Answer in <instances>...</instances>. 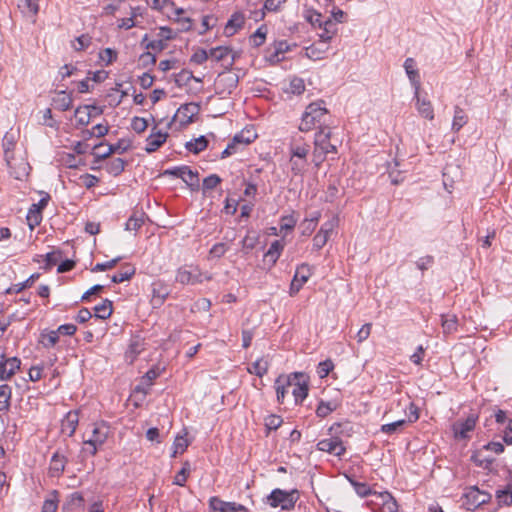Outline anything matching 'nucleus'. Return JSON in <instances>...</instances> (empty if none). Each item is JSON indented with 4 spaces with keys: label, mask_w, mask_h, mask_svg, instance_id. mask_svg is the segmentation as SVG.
<instances>
[{
    "label": "nucleus",
    "mask_w": 512,
    "mask_h": 512,
    "mask_svg": "<svg viewBox=\"0 0 512 512\" xmlns=\"http://www.w3.org/2000/svg\"><path fill=\"white\" fill-rule=\"evenodd\" d=\"M208 145V140L205 136H200L194 140L188 141L185 147L188 151L193 153H199L203 151Z\"/></svg>",
    "instance_id": "nucleus-35"
},
{
    "label": "nucleus",
    "mask_w": 512,
    "mask_h": 512,
    "mask_svg": "<svg viewBox=\"0 0 512 512\" xmlns=\"http://www.w3.org/2000/svg\"><path fill=\"white\" fill-rule=\"evenodd\" d=\"M211 278L210 275L203 274L199 269L189 271L185 268H180L176 274V281L183 285L201 283L203 280H211Z\"/></svg>",
    "instance_id": "nucleus-7"
},
{
    "label": "nucleus",
    "mask_w": 512,
    "mask_h": 512,
    "mask_svg": "<svg viewBox=\"0 0 512 512\" xmlns=\"http://www.w3.org/2000/svg\"><path fill=\"white\" fill-rule=\"evenodd\" d=\"M496 498L500 505L510 506L512 504V490H498L496 493Z\"/></svg>",
    "instance_id": "nucleus-51"
},
{
    "label": "nucleus",
    "mask_w": 512,
    "mask_h": 512,
    "mask_svg": "<svg viewBox=\"0 0 512 512\" xmlns=\"http://www.w3.org/2000/svg\"><path fill=\"white\" fill-rule=\"evenodd\" d=\"M404 69L406 74L415 89V94L420 92V77L419 72L416 68V61L413 58H407L404 62Z\"/></svg>",
    "instance_id": "nucleus-21"
},
{
    "label": "nucleus",
    "mask_w": 512,
    "mask_h": 512,
    "mask_svg": "<svg viewBox=\"0 0 512 512\" xmlns=\"http://www.w3.org/2000/svg\"><path fill=\"white\" fill-rule=\"evenodd\" d=\"M15 145L14 136L12 134L6 133L3 138V149H4V157L7 166H11V160H14L13 148Z\"/></svg>",
    "instance_id": "nucleus-30"
},
{
    "label": "nucleus",
    "mask_w": 512,
    "mask_h": 512,
    "mask_svg": "<svg viewBox=\"0 0 512 512\" xmlns=\"http://www.w3.org/2000/svg\"><path fill=\"white\" fill-rule=\"evenodd\" d=\"M256 138V135L252 134L250 131L247 132H241L239 134H236L233 138L234 142L237 143V145H243L246 146L250 144L254 139Z\"/></svg>",
    "instance_id": "nucleus-50"
},
{
    "label": "nucleus",
    "mask_w": 512,
    "mask_h": 512,
    "mask_svg": "<svg viewBox=\"0 0 512 512\" xmlns=\"http://www.w3.org/2000/svg\"><path fill=\"white\" fill-rule=\"evenodd\" d=\"M317 448L320 451L328 452L337 457H341L346 452V448L343 445L342 440L338 437L320 440L317 443Z\"/></svg>",
    "instance_id": "nucleus-9"
},
{
    "label": "nucleus",
    "mask_w": 512,
    "mask_h": 512,
    "mask_svg": "<svg viewBox=\"0 0 512 512\" xmlns=\"http://www.w3.org/2000/svg\"><path fill=\"white\" fill-rule=\"evenodd\" d=\"M291 171L294 175L302 174L307 166V158L290 157Z\"/></svg>",
    "instance_id": "nucleus-42"
},
{
    "label": "nucleus",
    "mask_w": 512,
    "mask_h": 512,
    "mask_svg": "<svg viewBox=\"0 0 512 512\" xmlns=\"http://www.w3.org/2000/svg\"><path fill=\"white\" fill-rule=\"evenodd\" d=\"M91 110H96L98 115H101L103 112L101 108L94 105H84L76 108L74 115L78 125L86 126L90 123L93 117Z\"/></svg>",
    "instance_id": "nucleus-18"
},
{
    "label": "nucleus",
    "mask_w": 512,
    "mask_h": 512,
    "mask_svg": "<svg viewBox=\"0 0 512 512\" xmlns=\"http://www.w3.org/2000/svg\"><path fill=\"white\" fill-rule=\"evenodd\" d=\"M296 379V375H280L275 380V389L277 401L282 403L286 394L291 392V381Z\"/></svg>",
    "instance_id": "nucleus-16"
},
{
    "label": "nucleus",
    "mask_w": 512,
    "mask_h": 512,
    "mask_svg": "<svg viewBox=\"0 0 512 512\" xmlns=\"http://www.w3.org/2000/svg\"><path fill=\"white\" fill-rule=\"evenodd\" d=\"M124 167H125V162L123 159L121 158H115V159H112L108 164H107V171L111 174V175H114V176H117L119 175L123 170H124Z\"/></svg>",
    "instance_id": "nucleus-43"
},
{
    "label": "nucleus",
    "mask_w": 512,
    "mask_h": 512,
    "mask_svg": "<svg viewBox=\"0 0 512 512\" xmlns=\"http://www.w3.org/2000/svg\"><path fill=\"white\" fill-rule=\"evenodd\" d=\"M296 379L291 381V393L294 396L295 403H301L308 395V385L302 373H292Z\"/></svg>",
    "instance_id": "nucleus-12"
},
{
    "label": "nucleus",
    "mask_w": 512,
    "mask_h": 512,
    "mask_svg": "<svg viewBox=\"0 0 512 512\" xmlns=\"http://www.w3.org/2000/svg\"><path fill=\"white\" fill-rule=\"evenodd\" d=\"M220 182L221 178L218 175H209L203 180V191L214 189Z\"/></svg>",
    "instance_id": "nucleus-60"
},
{
    "label": "nucleus",
    "mask_w": 512,
    "mask_h": 512,
    "mask_svg": "<svg viewBox=\"0 0 512 512\" xmlns=\"http://www.w3.org/2000/svg\"><path fill=\"white\" fill-rule=\"evenodd\" d=\"M17 6L25 16H35L38 13V0H18Z\"/></svg>",
    "instance_id": "nucleus-28"
},
{
    "label": "nucleus",
    "mask_w": 512,
    "mask_h": 512,
    "mask_svg": "<svg viewBox=\"0 0 512 512\" xmlns=\"http://www.w3.org/2000/svg\"><path fill=\"white\" fill-rule=\"evenodd\" d=\"M288 50L289 45L286 41L275 42L267 49L265 58L271 63H278L283 60V54Z\"/></svg>",
    "instance_id": "nucleus-17"
},
{
    "label": "nucleus",
    "mask_w": 512,
    "mask_h": 512,
    "mask_svg": "<svg viewBox=\"0 0 512 512\" xmlns=\"http://www.w3.org/2000/svg\"><path fill=\"white\" fill-rule=\"evenodd\" d=\"M258 242L257 236L246 235L242 240V248L245 252L253 250Z\"/></svg>",
    "instance_id": "nucleus-64"
},
{
    "label": "nucleus",
    "mask_w": 512,
    "mask_h": 512,
    "mask_svg": "<svg viewBox=\"0 0 512 512\" xmlns=\"http://www.w3.org/2000/svg\"><path fill=\"white\" fill-rule=\"evenodd\" d=\"M103 147V144L100 143L98 145H95L93 150V154L94 156L96 157L97 160H103V159H106L108 158L111 154L114 153V148H110V146L108 145L107 148L105 150H101Z\"/></svg>",
    "instance_id": "nucleus-53"
},
{
    "label": "nucleus",
    "mask_w": 512,
    "mask_h": 512,
    "mask_svg": "<svg viewBox=\"0 0 512 512\" xmlns=\"http://www.w3.org/2000/svg\"><path fill=\"white\" fill-rule=\"evenodd\" d=\"M441 325L444 333H453L457 330V317L455 315H442Z\"/></svg>",
    "instance_id": "nucleus-38"
},
{
    "label": "nucleus",
    "mask_w": 512,
    "mask_h": 512,
    "mask_svg": "<svg viewBox=\"0 0 512 512\" xmlns=\"http://www.w3.org/2000/svg\"><path fill=\"white\" fill-rule=\"evenodd\" d=\"M282 422L283 420L280 416L271 414L265 418V427L269 431L276 430L281 426Z\"/></svg>",
    "instance_id": "nucleus-55"
},
{
    "label": "nucleus",
    "mask_w": 512,
    "mask_h": 512,
    "mask_svg": "<svg viewBox=\"0 0 512 512\" xmlns=\"http://www.w3.org/2000/svg\"><path fill=\"white\" fill-rule=\"evenodd\" d=\"M131 127L135 132L142 133L147 129L148 122L144 118L134 117L131 122Z\"/></svg>",
    "instance_id": "nucleus-62"
},
{
    "label": "nucleus",
    "mask_w": 512,
    "mask_h": 512,
    "mask_svg": "<svg viewBox=\"0 0 512 512\" xmlns=\"http://www.w3.org/2000/svg\"><path fill=\"white\" fill-rule=\"evenodd\" d=\"M329 153H337V146L331 141V128L325 126L315 134L312 161L319 166Z\"/></svg>",
    "instance_id": "nucleus-1"
},
{
    "label": "nucleus",
    "mask_w": 512,
    "mask_h": 512,
    "mask_svg": "<svg viewBox=\"0 0 512 512\" xmlns=\"http://www.w3.org/2000/svg\"><path fill=\"white\" fill-rule=\"evenodd\" d=\"M200 106L196 103H187L182 105L176 112L175 118H178L180 123L187 125L193 122V119L198 115Z\"/></svg>",
    "instance_id": "nucleus-15"
},
{
    "label": "nucleus",
    "mask_w": 512,
    "mask_h": 512,
    "mask_svg": "<svg viewBox=\"0 0 512 512\" xmlns=\"http://www.w3.org/2000/svg\"><path fill=\"white\" fill-rule=\"evenodd\" d=\"M165 174H171L181 178L190 188L197 189L199 187V178L196 172H193L189 167L182 166L176 167L171 170L165 171Z\"/></svg>",
    "instance_id": "nucleus-8"
},
{
    "label": "nucleus",
    "mask_w": 512,
    "mask_h": 512,
    "mask_svg": "<svg viewBox=\"0 0 512 512\" xmlns=\"http://www.w3.org/2000/svg\"><path fill=\"white\" fill-rule=\"evenodd\" d=\"M414 98L416 99V108L418 113L428 120H433L434 109L431 102L426 98H421L419 93L415 94Z\"/></svg>",
    "instance_id": "nucleus-24"
},
{
    "label": "nucleus",
    "mask_w": 512,
    "mask_h": 512,
    "mask_svg": "<svg viewBox=\"0 0 512 512\" xmlns=\"http://www.w3.org/2000/svg\"><path fill=\"white\" fill-rule=\"evenodd\" d=\"M21 361L17 357L7 358L1 355L0 361V380L10 379L20 368Z\"/></svg>",
    "instance_id": "nucleus-14"
},
{
    "label": "nucleus",
    "mask_w": 512,
    "mask_h": 512,
    "mask_svg": "<svg viewBox=\"0 0 512 512\" xmlns=\"http://www.w3.org/2000/svg\"><path fill=\"white\" fill-rule=\"evenodd\" d=\"M328 114L327 109L323 106V102L311 103L306 107L303 113L299 130L301 132H309L315 127L319 130L321 127H325V117Z\"/></svg>",
    "instance_id": "nucleus-2"
},
{
    "label": "nucleus",
    "mask_w": 512,
    "mask_h": 512,
    "mask_svg": "<svg viewBox=\"0 0 512 512\" xmlns=\"http://www.w3.org/2000/svg\"><path fill=\"white\" fill-rule=\"evenodd\" d=\"M134 274L135 268L132 266H127L124 271L114 274L111 280L114 283H122L129 280Z\"/></svg>",
    "instance_id": "nucleus-44"
},
{
    "label": "nucleus",
    "mask_w": 512,
    "mask_h": 512,
    "mask_svg": "<svg viewBox=\"0 0 512 512\" xmlns=\"http://www.w3.org/2000/svg\"><path fill=\"white\" fill-rule=\"evenodd\" d=\"M478 416L470 414L466 419H459L452 425L453 435L456 439H469L470 433L475 429Z\"/></svg>",
    "instance_id": "nucleus-5"
},
{
    "label": "nucleus",
    "mask_w": 512,
    "mask_h": 512,
    "mask_svg": "<svg viewBox=\"0 0 512 512\" xmlns=\"http://www.w3.org/2000/svg\"><path fill=\"white\" fill-rule=\"evenodd\" d=\"M83 497L80 493L75 492L70 495L66 503L63 505L64 512H75L82 508L83 505Z\"/></svg>",
    "instance_id": "nucleus-29"
},
{
    "label": "nucleus",
    "mask_w": 512,
    "mask_h": 512,
    "mask_svg": "<svg viewBox=\"0 0 512 512\" xmlns=\"http://www.w3.org/2000/svg\"><path fill=\"white\" fill-rule=\"evenodd\" d=\"M327 48L320 50L315 45H311L306 48V55L308 58L313 60H319L323 58V54L326 52Z\"/></svg>",
    "instance_id": "nucleus-63"
},
{
    "label": "nucleus",
    "mask_w": 512,
    "mask_h": 512,
    "mask_svg": "<svg viewBox=\"0 0 512 512\" xmlns=\"http://www.w3.org/2000/svg\"><path fill=\"white\" fill-rule=\"evenodd\" d=\"M468 121V116L462 108L455 106L452 121V131L458 132Z\"/></svg>",
    "instance_id": "nucleus-31"
},
{
    "label": "nucleus",
    "mask_w": 512,
    "mask_h": 512,
    "mask_svg": "<svg viewBox=\"0 0 512 512\" xmlns=\"http://www.w3.org/2000/svg\"><path fill=\"white\" fill-rule=\"evenodd\" d=\"M109 434V427L105 423H97L93 425L91 435L84 440V451L90 455H95L99 447H101Z\"/></svg>",
    "instance_id": "nucleus-4"
},
{
    "label": "nucleus",
    "mask_w": 512,
    "mask_h": 512,
    "mask_svg": "<svg viewBox=\"0 0 512 512\" xmlns=\"http://www.w3.org/2000/svg\"><path fill=\"white\" fill-rule=\"evenodd\" d=\"M238 83V76L233 73H223L218 76L217 85H224L229 92L235 88Z\"/></svg>",
    "instance_id": "nucleus-34"
},
{
    "label": "nucleus",
    "mask_w": 512,
    "mask_h": 512,
    "mask_svg": "<svg viewBox=\"0 0 512 512\" xmlns=\"http://www.w3.org/2000/svg\"><path fill=\"white\" fill-rule=\"evenodd\" d=\"M464 505L468 510H473L490 501L491 495L480 491L477 487H470L464 494Z\"/></svg>",
    "instance_id": "nucleus-6"
},
{
    "label": "nucleus",
    "mask_w": 512,
    "mask_h": 512,
    "mask_svg": "<svg viewBox=\"0 0 512 512\" xmlns=\"http://www.w3.org/2000/svg\"><path fill=\"white\" fill-rule=\"evenodd\" d=\"M374 495L380 500L383 512H398V504L389 492L374 493Z\"/></svg>",
    "instance_id": "nucleus-25"
},
{
    "label": "nucleus",
    "mask_w": 512,
    "mask_h": 512,
    "mask_svg": "<svg viewBox=\"0 0 512 512\" xmlns=\"http://www.w3.org/2000/svg\"><path fill=\"white\" fill-rule=\"evenodd\" d=\"M247 371L250 374H255L258 377H263L268 371V362L265 359L260 358L256 360L254 363H252L247 368Z\"/></svg>",
    "instance_id": "nucleus-33"
},
{
    "label": "nucleus",
    "mask_w": 512,
    "mask_h": 512,
    "mask_svg": "<svg viewBox=\"0 0 512 512\" xmlns=\"http://www.w3.org/2000/svg\"><path fill=\"white\" fill-rule=\"evenodd\" d=\"M289 150L291 156L293 157L307 158V155L310 151V146L309 144L303 142V138L301 136H294L291 140Z\"/></svg>",
    "instance_id": "nucleus-19"
},
{
    "label": "nucleus",
    "mask_w": 512,
    "mask_h": 512,
    "mask_svg": "<svg viewBox=\"0 0 512 512\" xmlns=\"http://www.w3.org/2000/svg\"><path fill=\"white\" fill-rule=\"evenodd\" d=\"M65 468V458L63 456L58 455L57 453L53 455L50 464V470L53 474H59L63 472Z\"/></svg>",
    "instance_id": "nucleus-45"
},
{
    "label": "nucleus",
    "mask_w": 512,
    "mask_h": 512,
    "mask_svg": "<svg viewBox=\"0 0 512 512\" xmlns=\"http://www.w3.org/2000/svg\"><path fill=\"white\" fill-rule=\"evenodd\" d=\"M305 90L304 80L298 77H294L291 79L289 83V87L287 89L288 92L292 94L300 95Z\"/></svg>",
    "instance_id": "nucleus-48"
},
{
    "label": "nucleus",
    "mask_w": 512,
    "mask_h": 512,
    "mask_svg": "<svg viewBox=\"0 0 512 512\" xmlns=\"http://www.w3.org/2000/svg\"><path fill=\"white\" fill-rule=\"evenodd\" d=\"M406 424V419H401L392 423L384 424L381 426V432L388 435H392L400 432Z\"/></svg>",
    "instance_id": "nucleus-40"
},
{
    "label": "nucleus",
    "mask_w": 512,
    "mask_h": 512,
    "mask_svg": "<svg viewBox=\"0 0 512 512\" xmlns=\"http://www.w3.org/2000/svg\"><path fill=\"white\" fill-rule=\"evenodd\" d=\"M244 24V19L240 14H234L227 22L224 32L227 36H232Z\"/></svg>",
    "instance_id": "nucleus-32"
},
{
    "label": "nucleus",
    "mask_w": 512,
    "mask_h": 512,
    "mask_svg": "<svg viewBox=\"0 0 512 512\" xmlns=\"http://www.w3.org/2000/svg\"><path fill=\"white\" fill-rule=\"evenodd\" d=\"M93 310L96 318L106 320L113 312L112 301L104 299L100 304L96 305Z\"/></svg>",
    "instance_id": "nucleus-27"
},
{
    "label": "nucleus",
    "mask_w": 512,
    "mask_h": 512,
    "mask_svg": "<svg viewBox=\"0 0 512 512\" xmlns=\"http://www.w3.org/2000/svg\"><path fill=\"white\" fill-rule=\"evenodd\" d=\"M58 492L52 491L50 496L45 499L41 512H57L58 509Z\"/></svg>",
    "instance_id": "nucleus-39"
},
{
    "label": "nucleus",
    "mask_w": 512,
    "mask_h": 512,
    "mask_svg": "<svg viewBox=\"0 0 512 512\" xmlns=\"http://www.w3.org/2000/svg\"><path fill=\"white\" fill-rule=\"evenodd\" d=\"M299 498L298 491H285L279 488L274 489L267 496V503L273 507H281L282 510H292Z\"/></svg>",
    "instance_id": "nucleus-3"
},
{
    "label": "nucleus",
    "mask_w": 512,
    "mask_h": 512,
    "mask_svg": "<svg viewBox=\"0 0 512 512\" xmlns=\"http://www.w3.org/2000/svg\"><path fill=\"white\" fill-rule=\"evenodd\" d=\"M267 28L266 26H260L250 37V43L254 47L261 46L266 39Z\"/></svg>",
    "instance_id": "nucleus-41"
},
{
    "label": "nucleus",
    "mask_w": 512,
    "mask_h": 512,
    "mask_svg": "<svg viewBox=\"0 0 512 512\" xmlns=\"http://www.w3.org/2000/svg\"><path fill=\"white\" fill-rule=\"evenodd\" d=\"M99 58L105 62L106 65L113 63L117 58V52L111 48H105L100 51Z\"/></svg>",
    "instance_id": "nucleus-54"
},
{
    "label": "nucleus",
    "mask_w": 512,
    "mask_h": 512,
    "mask_svg": "<svg viewBox=\"0 0 512 512\" xmlns=\"http://www.w3.org/2000/svg\"><path fill=\"white\" fill-rule=\"evenodd\" d=\"M73 99L71 94L66 91H57L52 98V104L55 109L67 111L72 107Z\"/></svg>",
    "instance_id": "nucleus-23"
},
{
    "label": "nucleus",
    "mask_w": 512,
    "mask_h": 512,
    "mask_svg": "<svg viewBox=\"0 0 512 512\" xmlns=\"http://www.w3.org/2000/svg\"><path fill=\"white\" fill-rule=\"evenodd\" d=\"M334 368V364L330 359L320 362L317 368V373L320 378L328 376L330 371Z\"/></svg>",
    "instance_id": "nucleus-58"
},
{
    "label": "nucleus",
    "mask_w": 512,
    "mask_h": 512,
    "mask_svg": "<svg viewBox=\"0 0 512 512\" xmlns=\"http://www.w3.org/2000/svg\"><path fill=\"white\" fill-rule=\"evenodd\" d=\"M305 19L314 27L322 28L324 19L322 15L315 10H308L305 14Z\"/></svg>",
    "instance_id": "nucleus-47"
},
{
    "label": "nucleus",
    "mask_w": 512,
    "mask_h": 512,
    "mask_svg": "<svg viewBox=\"0 0 512 512\" xmlns=\"http://www.w3.org/2000/svg\"><path fill=\"white\" fill-rule=\"evenodd\" d=\"M209 507L217 512H248L245 506L235 502H225L218 497L210 498Z\"/></svg>",
    "instance_id": "nucleus-10"
},
{
    "label": "nucleus",
    "mask_w": 512,
    "mask_h": 512,
    "mask_svg": "<svg viewBox=\"0 0 512 512\" xmlns=\"http://www.w3.org/2000/svg\"><path fill=\"white\" fill-rule=\"evenodd\" d=\"M79 423V415L77 411H70L66 414L61 423V431L68 437L74 435Z\"/></svg>",
    "instance_id": "nucleus-22"
},
{
    "label": "nucleus",
    "mask_w": 512,
    "mask_h": 512,
    "mask_svg": "<svg viewBox=\"0 0 512 512\" xmlns=\"http://www.w3.org/2000/svg\"><path fill=\"white\" fill-rule=\"evenodd\" d=\"M42 216L41 212H39V209H29V212L27 214V222L30 227V229H34L35 226L39 225L41 222Z\"/></svg>",
    "instance_id": "nucleus-52"
},
{
    "label": "nucleus",
    "mask_w": 512,
    "mask_h": 512,
    "mask_svg": "<svg viewBox=\"0 0 512 512\" xmlns=\"http://www.w3.org/2000/svg\"><path fill=\"white\" fill-rule=\"evenodd\" d=\"M351 484L353 485L354 489H355V492L360 496V497H366L368 495H371L375 492H372V490L370 489V487L366 484V483H360V482H356V481H353V480H350Z\"/></svg>",
    "instance_id": "nucleus-56"
},
{
    "label": "nucleus",
    "mask_w": 512,
    "mask_h": 512,
    "mask_svg": "<svg viewBox=\"0 0 512 512\" xmlns=\"http://www.w3.org/2000/svg\"><path fill=\"white\" fill-rule=\"evenodd\" d=\"M122 258L121 257H117V258H114V259H111L107 262H104V263H97L94 268L92 269V271L94 272H98V271H106V270H110L112 268H114L116 266V264L121 260Z\"/></svg>",
    "instance_id": "nucleus-61"
},
{
    "label": "nucleus",
    "mask_w": 512,
    "mask_h": 512,
    "mask_svg": "<svg viewBox=\"0 0 512 512\" xmlns=\"http://www.w3.org/2000/svg\"><path fill=\"white\" fill-rule=\"evenodd\" d=\"M283 248L284 245L279 240H275L265 253L264 262H268L269 266L272 267L280 257Z\"/></svg>",
    "instance_id": "nucleus-26"
},
{
    "label": "nucleus",
    "mask_w": 512,
    "mask_h": 512,
    "mask_svg": "<svg viewBox=\"0 0 512 512\" xmlns=\"http://www.w3.org/2000/svg\"><path fill=\"white\" fill-rule=\"evenodd\" d=\"M230 52L231 50L229 48L219 46L216 48H212L210 50L209 56L215 61L219 62L223 61L230 54Z\"/></svg>",
    "instance_id": "nucleus-49"
},
{
    "label": "nucleus",
    "mask_w": 512,
    "mask_h": 512,
    "mask_svg": "<svg viewBox=\"0 0 512 512\" xmlns=\"http://www.w3.org/2000/svg\"><path fill=\"white\" fill-rule=\"evenodd\" d=\"M11 399V387L7 384L0 385V412L8 410Z\"/></svg>",
    "instance_id": "nucleus-37"
},
{
    "label": "nucleus",
    "mask_w": 512,
    "mask_h": 512,
    "mask_svg": "<svg viewBox=\"0 0 512 512\" xmlns=\"http://www.w3.org/2000/svg\"><path fill=\"white\" fill-rule=\"evenodd\" d=\"M484 452L485 451L482 448L477 450L476 452H474L471 459L477 466L486 469L489 468L494 459L489 456H486Z\"/></svg>",
    "instance_id": "nucleus-36"
},
{
    "label": "nucleus",
    "mask_w": 512,
    "mask_h": 512,
    "mask_svg": "<svg viewBox=\"0 0 512 512\" xmlns=\"http://www.w3.org/2000/svg\"><path fill=\"white\" fill-rule=\"evenodd\" d=\"M189 443L184 436H177L173 443L172 457H176L178 454H182L188 447Z\"/></svg>",
    "instance_id": "nucleus-46"
},
{
    "label": "nucleus",
    "mask_w": 512,
    "mask_h": 512,
    "mask_svg": "<svg viewBox=\"0 0 512 512\" xmlns=\"http://www.w3.org/2000/svg\"><path fill=\"white\" fill-rule=\"evenodd\" d=\"M41 342L45 347H53L59 340L57 331H50L41 335Z\"/></svg>",
    "instance_id": "nucleus-57"
},
{
    "label": "nucleus",
    "mask_w": 512,
    "mask_h": 512,
    "mask_svg": "<svg viewBox=\"0 0 512 512\" xmlns=\"http://www.w3.org/2000/svg\"><path fill=\"white\" fill-rule=\"evenodd\" d=\"M168 135V132L160 131L155 125L146 139V152L152 153L158 150L166 142Z\"/></svg>",
    "instance_id": "nucleus-13"
},
{
    "label": "nucleus",
    "mask_w": 512,
    "mask_h": 512,
    "mask_svg": "<svg viewBox=\"0 0 512 512\" xmlns=\"http://www.w3.org/2000/svg\"><path fill=\"white\" fill-rule=\"evenodd\" d=\"M8 168L10 174L18 180L26 177L30 171L29 163L23 158H20L19 160L14 158V160H11V166H8Z\"/></svg>",
    "instance_id": "nucleus-20"
},
{
    "label": "nucleus",
    "mask_w": 512,
    "mask_h": 512,
    "mask_svg": "<svg viewBox=\"0 0 512 512\" xmlns=\"http://www.w3.org/2000/svg\"><path fill=\"white\" fill-rule=\"evenodd\" d=\"M311 276V271L308 265L302 264L296 269L294 277L290 285V295L297 294L302 286L308 281Z\"/></svg>",
    "instance_id": "nucleus-11"
},
{
    "label": "nucleus",
    "mask_w": 512,
    "mask_h": 512,
    "mask_svg": "<svg viewBox=\"0 0 512 512\" xmlns=\"http://www.w3.org/2000/svg\"><path fill=\"white\" fill-rule=\"evenodd\" d=\"M189 472V464L185 463L184 467L176 474L173 480V484L178 486H184Z\"/></svg>",
    "instance_id": "nucleus-59"
}]
</instances>
